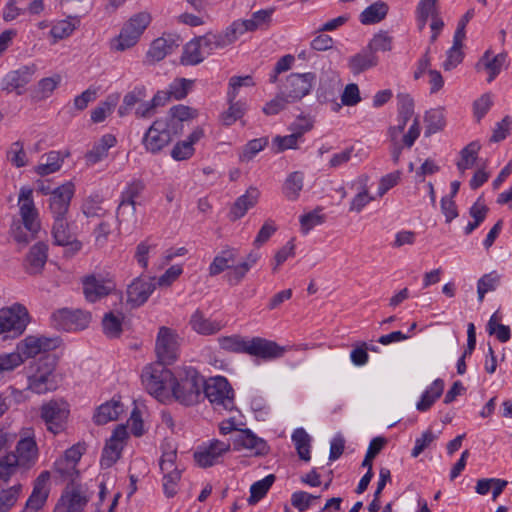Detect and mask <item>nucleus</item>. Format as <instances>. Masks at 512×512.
I'll use <instances>...</instances> for the list:
<instances>
[{
  "label": "nucleus",
  "mask_w": 512,
  "mask_h": 512,
  "mask_svg": "<svg viewBox=\"0 0 512 512\" xmlns=\"http://www.w3.org/2000/svg\"><path fill=\"white\" fill-rule=\"evenodd\" d=\"M397 100V122L406 126L409 120H413L408 132L402 138L404 145L411 147L420 135V122L414 115V99L409 94L401 93L397 95Z\"/></svg>",
  "instance_id": "nucleus-8"
},
{
  "label": "nucleus",
  "mask_w": 512,
  "mask_h": 512,
  "mask_svg": "<svg viewBox=\"0 0 512 512\" xmlns=\"http://www.w3.org/2000/svg\"><path fill=\"white\" fill-rule=\"evenodd\" d=\"M227 441L228 445L226 446V451L232 448L236 451H250L255 455H263L268 452L266 442L262 438L257 437L249 429L229 432Z\"/></svg>",
  "instance_id": "nucleus-9"
},
{
  "label": "nucleus",
  "mask_w": 512,
  "mask_h": 512,
  "mask_svg": "<svg viewBox=\"0 0 512 512\" xmlns=\"http://www.w3.org/2000/svg\"><path fill=\"white\" fill-rule=\"evenodd\" d=\"M174 134L171 119L160 117L148 128L142 139V144L147 152L157 154L171 143Z\"/></svg>",
  "instance_id": "nucleus-7"
},
{
  "label": "nucleus",
  "mask_w": 512,
  "mask_h": 512,
  "mask_svg": "<svg viewBox=\"0 0 512 512\" xmlns=\"http://www.w3.org/2000/svg\"><path fill=\"white\" fill-rule=\"evenodd\" d=\"M189 323L193 331L205 336L214 335L222 328L221 321L211 320L205 317L200 310H196L191 315Z\"/></svg>",
  "instance_id": "nucleus-32"
},
{
  "label": "nucleus",
  "mask_w": 512,
  "mask_h": 512,
  "mask_svg": "<svg viewBox=\"0 0 512 512\" xmlns=\"http://www.w3.org/2000/svg\"><path fill=\"white\" fill-rule=\"evenodd\" d=\"M271 15L272 10H259L253 13L250 19L244 20L248 31H255L268 26L271 21Z\"/></svg>",
  "instance_id": "nucleus-62"
},
{
  "label": "nucleus",
  "mask_w": 512,
  "mask_h": 512,
  "mask_svg": "<svg viewBox=\"0 0 512 512\" xmlns=\"http://www.w3.org/2000/svg\"><path fill=\"white\" fill-rule=\"evenodd\" d=\"M21 490V484H15L8 488H0V512H8L16 504Z\"/></svg>",
  "instance_id": "nucleus-49"
},
{
  "label": "nucleus",
  "mask_w": 512,
  "mask_h": 512,
  "mask_svg": "<svg viewBox=\"0 0 512 512\" xmlns=\"http://www.w3.org/2000/svg\"><path fill=\"white\" fill-rule=\"evenodd\" d=\"M260 258L261 254L257 250L250 251L239 263L229 264L226 258V283L231 286L238 285Z\"/></svg>",
  "instance_id": "nucleus-19"
},
{
  "label": "nucleus",
  "mask_w": 512,
  "mask_h": 512,
  "mask_svg": "<svg viewBox=\"0 0 512 512\" xmlns=\"http://www.w3.org/2000/svg\"><path fill=\"white\" fill-rule=\"evenodd\" d=\"M377 55L365 48L361 52L351 56L348 59V67L354 75H358L368 69L378 65Z\"/></svg>",
  "instance_id": "nucleus-33"
},
{
  "label": "nucleus",
  "mask_w": 512,
  "mask_h": 512,
  "mask_svg": "<svg viewBox=\"0 0 512 512\" xmlns=\"http://www.w3.org/2000/svg\"><path fill=\"white\" fill-rule=\"evenodd\" d=\"M233 398L234 390L226 380V430H230V432H236L245 426V418L242 413L234 407H228L227 401H231Z\"/></svg>",
  "instance_id": "nucleus-35"
},
{
  "label": "nucleus",
  "mask_w": 512,
  "mask_h": 512,
  "mask_svg": "<svg viewBox=\"0 0 512 512\" xmlns=\"http://www.w3.org/2000/svg\"><path fill=\"white\" fill-rule=\"evenodd\" d=\"M194 80L186 78H176L168 86L169 94L174 100L184 99L192 90Z\"/></svg>",
  "instance_id": "nucleus-52"
},
{
  "label": "nucleus",
  "mask_w": 512,
  "mask_h": 512,
  "mask_svg": "<svg viewBox=\"0 0 512 512\" xmlns=\"http://www.w3.org/2000/svg\"><path fill=\"white\" fill-rule=\"evenodd\" d=\"M57 346V338L29 335L17 344L16 350L23 358H33L40 353L53 350Z\"/></svg>",
  "instance_id": "nucleus-17"
},
{
  "label": "nucleus",
  "mask_w": 512,
  "mask_h": 512,
  "mask_svg": "<svg viewBox=\"0 0 512 512\" xmlns=\"http://www.w3.org/2000/svg\"><path fill=\"white\" fill-rule=\"evenodd\" d=\"M283 353L284 348L280 347L277 343L273 341L263 339L260 337H255L250 340L248 353L250 355H254L264 359H273L281 357Z\"/></svg>",
  "instance_id": "nucleus-25"
},
{
  "label": "nucleus",
  "mask_w": 512,
  "mask_h": 512,
  "mask_svg": "<svg viewBox=\"0 0 512 512\" xmlns=\"http://www.w3.org/2000/svg\"><path fill=\"white\" fill-rule=\"evenodd\" d=\"M268 144V138L261 137L250 140L240 154L241 161H250L256 154L262 151Z\"/></svg>",
  "instance_id": "nucleus-61"
},
{
  "label": "nucleus",
  "mask_w": 512,
  "mask_h": 512,
  "mask_svg": "<svg viewBox=\"0 0 512 512\" xmlns=\"http://www.w3.org/2000/svg\"><path fill=\"white\" fill-rule=\"evenodd\" d=\"M155 289L154 278L135 279L127 290L128 300L135 305L144 304Z\"/></svg>",
  "instance_id": "nucleus-24"
},
{
  "label": "nucleus",
  "mask_w": 512,
  "mask_h": 512,
  "mask_svg": "<svg viewBox=\"0 0 512 512\" xmlns=\"http://www.w3.org/2000/svg\"><path fill=\"white\" fill-rule=\"evenodd\" d=\"M114 288V283L109 279L97 278L93 275L83 279V292L90 302H95L108 295Z\"/></svg>",
  "instance_id": "nucleus-21"
},
{
  "label": "nucleus",
  "mask_w": 512,
  "mask_h": 512,
  "mask_svg": "<svg viewBox=\"0 0 512 512\" xmlns=\"http://www.w3.org/2000/svg\"><path fill=\"white\" fill-rule=\"evenodd\" d=\"M197 115L198 112L196 109L179 104L170 108V116L168 117L172 121V129L174 130V120H178L180 122L188 121L196 118Z\"/></svg>",
  "instance_id": "nucleus-60"
},
{
  "label": "nucleus",
  "mask_w": 512,
  "mask_h": 512,
  "mask_svg": "<svg viewBox=\"0 0 512 512\" xmlns=\"http://www.w3.org/2000/svg\"><path fill=\"white\" fill-rule=\"evenodd\" d=\"M388 13L386 3L378 1L367 7L360 15V22L364 25L375 24L383 20Z\"/></svg>",
  "instance_id": "nucleus-43"
},
{
  "label": "nucleus",
  "mask_w": 512,
  "mask_h": 512,
  "mask_svg": "<svg viewBox=\"0 0 512 512\" xmlns=\"http://www.w3.org/2000/svg\"><path fill=\"white\" fill-rule=\"evenodd\" d=\"M55 371L56 360L54 357L44 356L39 358L30 366L27 389L38 395L57 390L59 381Z\"/></svg>",
  "instance_id": "nucleus-3"
},
{
  "label": "nucleus",
  "mask_w": 512,
  "mask_h": 512,
  "mask_svg": "<svg viewBox=\"0 0 512 512\" xmlns=\"http://www.w3.org/2000/svg\"><path fill=\"white\" fill-rule=\"evenodd\" d=\"M444 382L436 379L422 394L421 399L416 404L418 411L424 412L430 409L434 402L442 395Z\"/></svg>",
  "instance_id": "nucleus-40"
},
{
  "label": "nucleus",
  "mask_w": 512,
  "mask_h": 512,
  "mask_svg": "<svg viewBox=\"0 0 512 512\" xmlns=\"http://www.w3.org/2000/svg\"><path fill=\"white\" fill-rule=\"evenodd\" d=\"M18 207L22 224L27 232L23 231L19 223H14L11 227V234L16 242L27 244L36 237L41 229L39 211L35 206L33 190L30 187L23 186L20 188Z\"/></svg>",
  "instance_id": "nucleus-1"
},
{
  "label": "nucleus",
  "mask_w": 512,
  "mask_h": 512,
  "mask_svg": "<svg viewBox=\"0 0 512 512\" xmlns=\"http://www.w3.org/2000/svg\"><path fill=\"white\" fill-rule=\"evenodd\" d=\"M223 453L224 444L221 441L215 440L208 447H203L196 451L194 458L200 467L206 468L220 462Z\"/></svg>",
  "instance_id": "nucleus-29"
},
{
  "label": "nucleus",
  "mask_w": 512,
  "mask_h": 512,
  "mask_svg": "<svg viewBox=\"0 0 512 512\" xmlns=\"http://www.w3.org/2000/svg\"><path fill=\"white\" fill-rule=\"evenodd\" d=\"M151 22L150 13L143 11L133 15L129 21L125 24L128 29L132 30L138 36H141L144 30L148 27Z\"/></svg>",
  "instance_id": "nucleus-59"
},
{
  "label": "nucleus",
  "mask_w": 512,
  "mask_h": 512,
  "mask_svg": "<svg viewBox=\"0 0 512 512\" xmlns=\"http://www.w3.org/2000/svg\"><path fill=\"white\" fill-rule=\"evenodd\" d=\"M24 363V358L16 351L11 353L0 354V381L3 380L4 374L11 372Z\"/></svg>",
  "instance_id": "nucleus-54"
},
{
  "label": "nucleus",
  "mask_w": 512,
  "mask_h": 512,
  "mask_svg": "<svg viewBox=\"0 0 512 512\" xmlns=\"http://www.w3.org/2000/svg\"><path fill=\"white\" fill-rule=\"evenodd\" d=\"M77 16H69L67 19L57 21L50 30V35L57 41L69 37L79 26Z\"/></svg>",
  "instance_id": "nucleus-44"
},
{
  "label": "nucleus",
  "mask_w": 512,
  "mask_h": 512,
  "mask_svg": "<svg viewBox=\"0 0 512 512\" xmlns=\"http://www.w3.org/2000/svg\"><path fill=\"white\" fill-rule=\"evenodd\" d=\"M274 481L275 476L270 474L253 483L250 487V497L248 498L249 504H256L260 499H262L267 494Z\"/></svg>",
  "instance_id": "nucleus-50"
},
{
  "label": "nucleus",
  "mask_w": 512,
  "mask_h": 512,
  "mask_svg": "<svg viewBox=\"0 0 512 512\" xmlns=\"http://www.w3.org/2000/svg\"><path fill=\"white\" fill-rule=\"evenodd\" d=\"M480 144L476 141L469 143L460 152V160L457 162L458 170L463 174L467 169L472 168L478 158Z\"/></svg>",
  "instance_id": "nucleus-46"
},
{
  "label": "nucleus",
  "mask_w": 512,
  "mask_h": 512,
  "mask_svg": "<svg viewBox=\"0 0 512 512\" xmlns=\"http://www.w3.org/2000/svg\"><path fill=\"white\" fill-rule=\"evenodd\" d=\"M260 197V192L255 187H249L245 194L236 199L230 209V219L236 221L242 218L246 212L254 207Z\"/></svg>",
  "instance_id": "nucleus-26"
},
{
  "label": "nucleus",
  "mask_w": 512,
  "mask_h": 512,
  "mask_svg": "<svg viewBox=\"0 0 512 512\" xmlns=\"http://www.w3.org/2000/svg\"><path fill=\"white\" fill-rule=\"evenodd\" d=\"M291 438L299 458L308 462L311 459L310 449L312 439L310 435L303 428H297Z\"/></svg>",
  "instance_id": "nucleus-42"
},
{
  "label": "nucleus",
  "mask_w": 512,
  "mask_h": 512,
  "mask_svg": "<svg viewBox=\"0 0 512 512\" xmlns=\"http://www.w3.org/2000/svg\"><path fill=\"white\" fill-rule=\"evenodd\" d=\"M146 96L147 89L145 86H135L124 95L122 104L118 108V115L120 117L127 116L137 104L139 105L146 98Z\"/></svg>",
  "instance_id": "nucleus-36"
},
{
  "label": "nucleus",
  "mask_w": 512,
  "mask_h": 512,
  "mask_svg": "<svg viewBox=\"0 0 512 512\" xmlns=\"http://www.w3.org/2000/svg\"><path fill=\"white\" fill-rule=\"evenodd\" d=\"M50 479V473L43 471L35 480L33 491L28 498L23 512H39V510L45 504L49 489L48 482Z\"/></svg>",
  "instance_id": "nucleus-20"
},
{
  "label": "nucleus",
  "mask_w": 512,
  "mask_h": 512,
  "mask_svg": "<svg viewBox=\"0 0 512 512\" xmlns=\"http://www.w3.org/2000/svg\"><path fill=\"white\" fill-rule=\"evenodd\" d=\"M74 193L75 186L72 182H66L53 189L48 199V211L53 219L66 217Z\"/></svg>",
  "instance_id": "nucleus-12"
},
{
  "label": "nucleus",
  "mask_w": 512,
  "mask_h": 512,
  "mask_svg": "<svg viewBox=\"0 0 512 512\" xmlns=\"http://www.w3.org/2000/svg\"><path fill=\"white\" fill-rule=\"evenodd\" d=\"M29 322V312L20 303L0 309V334L4 335V339H15L21 336Z\"/></svg>",
  "instance_id": "nucleus-6"
},
{
  "label": "nucleus",
  "mask_w": 512,
  "mask_h": 512,
  "mask_svg": "<svg viewBox=\"0 0 512 512\" xmlns=\"http://www.w3.org/2000/svg\"><path fill=\"white\" fill-rule=\"evenodd\" d=\"M202 392L214 409L224 408V378L222 376L202 379Z\"/></svg>",
  "instance_id": "nucleus-23"
},
{
  "label": "nucleus",
  "mask_w": 512,
  "mask_h": 512,
  "mask_svg": "<svg viewBox=\"0 0 512 512\" xmlns=\"http://www.w3.org/2000/svg\"><path fill=\"white\" fill-rule=\"evenodd\" d=\"M36 71L37 66L33 63L9 71L1 81V89L7 93L16 92L18 95L23 94L26 86L34 78Z\"/></svg>",
  "instance_id": "nucleus-11"
},
{
  "label": "nucleus",
  "mask_w": 512,
  "mask_h": 512,
  "mask_svg": "<svg viewBox=\"0 0 512 512\" xmlns=\"http://www.w3.org/2000/svg\"><path fill=\"white\" fill-rule=\"evenodd\" d=\"M51 234L54 244L63 246L68 257L75 255L82 248V243L70 232L66 217L53 219Z\"/></svg>",
  "instance_id": "nucleus-15"
},
{
  "label": "nucleus",
  "mask_w": 512,
  "mask_h": 512,
  "mask_svg": "<svg viewBox=\"0 0 512 512\" xmlns=\"http://www.w3.org/2000/svg\"><path fill=\"white\" fill-rule=\"evenodd\" d=\"M155 350L159 358V363L170 364L176 360L178 344L176 335L171 329L167 327H161L159 329Z\"/></svg>",
  "instance_id": "nucleus-18"
},
{
  "label": "nucleus",
  "mask_w": 512,
  "mask_h": 512,
  "mask_svg": "<svg viewBox=\"0 0 512 512\" xmlns=\"http://www.w3.org/2000/svg\"><path fill=\"white\" fill-rule=\"evenodd\" d=\"M165 364L156 362L144 367L141 378L145 389L160 401L168 396V390L173 380V372Z\"/></svg>",
  "instance_id": "nucleus-4"
},
{
  "label": "nucleus",
  "mask_w": 512,
  "mask_h": 512,
  "mask_svg": "<svg viewBox=\"0 0 512 512\" xmlns=\"http://www.w3.org/2000/svg\"><path fill=\"white\" fill-rule=\"evenodd\" d=\"M20 465H29L37 459L38 448L31 430H27L16 445V453Z\"/></svg>",
  "instance_id": "nucleus-27"
},
{
  "label": "nucleus",
  "mask_w": 512,
  "mask_h": 512,
  "mask_svg": "<svg viewBox=\"0 0 512 512\" xmlns=\"http://www.w3.org/2000/svg\"><path fill=\"white\" fill-rule=\"evenodd\" d=\"M102 325L103 331L108 337H118L122 331V316L109 312L105 314Z\"/></svg>",
  "instance_id": "nucleus-56"
},
{
  "label": "nucleus",
  "mask_w": 512,
  "mask_h": 512,
  "mask_svg": "<svg viewBox=\"0 0 512 512\" xmlns=\"http://www.w3.org/2000/svg\"><path fill=\"white\" fill-rule=\"evenodd\" d=\"M366 48L375 55L379 51H390L392 49V37L387 32L380 31L373 36Z\"/></svg>",
  "instance_id": "nucleus-57"
},
{
  "label": "nucleus",
  "mask_w": 512,
  "mask_h": 512,
  "mask_svg": "<svg viewBox=\"0 0 512 512\" xmlns=\"http://www.w3.org/2000/svg\"><path fill=\"white\" fill-rule=\"evenodd\" d=\"M54 325L63 330H81L91 320V314L82 310L60 309L52 314Z\"/></svg>",
  "instance_id": "nucleus-16"
},
{
  "label": "nucleus",
  "mask_w": 512,
  "mask_h": 512,
  "mask_svg": "<svg viewBox=\"0 0 512 512\" xmlns=\"http://www.w3.org/2000/svg\"><path fill=\"white\" fill-rule=\"evenodd\" d=\"M89 501L86 489L75 483L67 485L57 506V512H82Z\"/></svg>",
  "instance_id": "nucleus-14"
},
{
  "label": "nucleus",
  "mask_w": 512,
  "mask_h": 512,
  "mask_svg": "<svg viewBox=\"0 0 512 512\" xmlns=\"http://www.w3.org/2000/svg\"><path fill=\"white\" fill-rule=\"evenodd\" d=\"M61 80L62 77L59 74H54L51 77L41 79L33 91V98L37 101L49 98L58 88Z\"/></svg>",
  "instance_id": "nucleus-41"
},
{
  "label": "nucleus",
  "mask_w": 512,
  "mask_h": 512,
  "mask_svg": "<svg viewBox=\"0 0 512 512\" xmlns=\"http://www.w3.org/2000/svg\"><path fill=\"white\" fill-rule=\"evenodd\" d=\"M70 416V405L64 398H53L40 407V418L47 431L54 435L64 432Z\"/></svg>",
  "instance_id": "nucleus-5"
},
{
  "label": "nucleus",
  "mask_w": 512,
  "mask_h": 512,
  "mask_svg": "<svg viewBox=\"0 0 512 512\" xmlns=\"http://www.w3.org/2000/svg\"><path fill=\"white\" fill-rule=\"evenodd\" d=\"M368 180L369 177L367 175H361L358 178L360 190L350 202L349 210L351 212L360 213L370 202H372L375 199L369 193Z\"/></svg>",
  "instance_id": "nucleus-38"
},
{
  "label": "nucleus",
  "mask_w": 512,
  "mask_h": 512,
  "mask_svg": "<svg viewBox=\"0 0 512 512\" xmlns=\"http://www.w3.org/2000/svg\"><path fill=\"white\" fill-rule=\"evenodd\" d=\"M426 136L437 133L445 126V116L442 109H431L426 112Z\"/></svg>",
  "instance_id": "nucleus-51"
},
{
  "label": "nucleus",
  "mask_w": 512,
  "mask_h": 512,
  "mask_svg": "<svg viewBox=\"0 0 512 512\" xmlns=\"http://www.w3.org/2000/svg\"><path fill=\"white\" fill-rule=\"evenodd\" d=\"M20 466L19 459L14 452H9L0 458V488L9 483Z\"/></svg>",
  "instance_id": "nucleus-39"
},
{
  "label": "nucleus",
  "mask_w": 512,
  "mask_h": 512,
  "mask_svg": "<svg viewBox=\"0 0 512 512\" xmlns=\"http://www.w3.org/2000/svg\"><path fill=\"white\" fill-rule=\"evenodd\" d=\"M507 54L500 53L498 55H492L490 50H487L481 57L479 62L476 64L477 70H485L488 72V82H491L500 73L502 67L506 62Z\"/></svg>",
  "instance_id": "nucleus-31"
},
{
  "label": "nucleus",
  "mask_w": 512,
  "mask_h": 512,
  "mask_svg": "<svg viewBox=\"0 0 512 512\" xmlns=\"http://www.w3.org/2000/svg\"><path fill=\"white\" fill-rule=\"evenodd\" d=\"M128 439V431L125 425H118L107 441L100 460L102 468H110L121 456V452Z\"/></svg>",
  "instance_id": "nucleus-13"
},
{
  "label": "nucleus",
  "mask_w": 512,
  "mask_h": 512,
  "mask_svg": "<svg viewBox=\"0 0 512 512\" xmlns=\"http://www.w3.org/2000/svg\"><path fill=\"white\" fill-rule=\"evenodd\" d=\"M7 161L15 168H22L29 164V158L20 140L13 142L6 151Z\"/></svg>",
  "instance_id": "nucleus-45"
},
{
  "label": "nucleus",
  "mask_w": 512,
  "mask_h": 512,
  "mask_svg": "<svg viewBox=\"0 0 512 512\" xmlns=\"http://www.w3.org/2000/svg\"><path fill=\"white\" fill-rule=\"evenodd\" d=\"M211 43L217 44L215 36L206 35L188 42L183 49L181 63L184 65H196L203 60L202 48Z\"/></svg>",
  "instance_id": "nucleus-22"
},
{
  "label": "nucleus",
  "mask_w": 512,
  "mask_h": 512,
  "mask_svg": "<svg viewBox=\"0 0 512 512\" xmlns=\"http://www.w3.org/2000/svg\"><path fill=\"white\" fill-rule=\"evenodd\" d=\"M174 46L173 40L163 37L155 39L147 52L148 62L154 64L163 60L168 54L172 53Z\"/></svg>",
  "instance_id": "nucleus-37"
},
{
  "label": "nucleus",
  "mask_w": 512,
  "mask_h": 512,
  "mask_svg": "<svg viewBox=\"0 0 512 512\" xmlns=\"http://www.w3.org/2000/svg\"><path fill=\"white\" fill-rule=\"evenodd\" d=\"M310 128L311 126L307 124L302 130L293 132L290 135L276 136L273 139L275 151L279 153L287 149H296L298 142L302 139L303 133L310 130Z\"/></svg>",
  "instance_id": "nucleus-47"
},
{
  "label": "nucleus",
  "mask_w": 512,
  "mask_h": 512,
  "mask_svg": "<svg viewBox=\"0 0 512 512\" xmlns=\"http://www.w3.org/2000/svg\"><path fill=\"white\" fill-rule=\"evenodd\" d=\"M500 281L501 275L496 271L484 274L477 282L478 301L483 302L485 294L495 291Z\"/></svg>",
  "instance_id": "nucleus-48"
},
{
  "label": "nucleus",
  "mask_w": 512,
  "mask_h": 512,
  "mask_svg": "<svg viewBox=\"0 0 512 512\" xmlns=\"http://www.w3.org/2000/svg\"><path fill=\"white\" fill-rule=\"evenodd\" d=\"M229 98V108L226 110V126L230 125L237 120H241L247 111V103L245 101Z\"/></svg>",
  "instance_id": "nucleus-63"
},
{
  "label": "nucleus",
  "mask_w": 512,
  "mask_h": 512,
  "mask_svg": "<svg viewBox=\"0 0 512 512\" xmlns=\"http://www.w3.org/2000/svg\"><path fill=\"white\" fill-rule=\"evenodd\" d=\"M124 411V406L119 400L112 399L98 407L94 414V422L104 425L110 421L117 420Z\"/></svg>",
  "instance_id": "nucleus-34"
},
{
  "label": "nucleus",
  "mask_w": 512,
  "mask_h": 512,
  "mask_svg": "<svg viewBox=\"0 0 512 512\" xmlns=\"http://www.w3.org/2000/svg\"><path fill=\"white\" fill-rule=\"evenodd\" d=\"M256 83L252 75L233 76L229 79L228 98L235 99L242 87H253Z\"/></svg>",
  "instance_id": "nucleus-58"
},
{
  "label": "nucleus",
  "mask_w": 512,
  "mask_h": 512,
  "mask_svg": "<svg viewBox=\"0 0 512 512\" xmlns=\"http://www.w3.org/2000/svg\"><path fill=\"white\" fill-rule=\"evenodd\" d=\"M303 174L300 172L291 173L284 184V194L289 200H296L303 188Z\"/></svg>",
  "instance_id": "nucleus-55"
},
{
  "label": "nucleus",
  "mask_w": 512,
  "mask_h": 512,
  "mask_svg": "<svg viewBox=\"0 0 512 512\" xmlns=\"http://www.w3.org/2000/svg\"><path fill=\"white\" fill-rule=\"evenodd\" d=\"M170 391L178 403L192 406L202 397V376L193 367L180 368L173 374Z\"/></svg>",
  "instance_id": "nucleus-2"
},
{
  "label": "nucleus",
  "mask_w": 512,
  "mask_h": 512,
  "mask_svg": "<svg viewBox=\"0 0 512 512\" xmlns=\"http://www.w3.org/2000/svg\"><path fill=\"white\" fill-rule=\"evenodd\" d=\"M68 153L60 151H50L41 156L40 162L33 168V171L39 176H47L59 171L64 163Z\"/></svg>",
  "instance_id": "nucleus-28"
},
{
  "label": "nucleus",
  "mask_w": 512,
  "mask_h": 512,
  "mask_svg": "<svg viewBox=\"0 0 512 512\" xmlns=\"http://www.w3.org/2000/svg\"><path fill=\"white\" fill-rule=\"evenodd\" d=\"M316 75L311 72L291 73L285 81L283 92L288 101L297 102L307 96L312 90Z\"/></svg>",
  "instance_id": "nucleus-10"
},
{
  "label": "nucleus",
  "mask_w": 512,
  "mask_h": 512,
  "mask_svg": "<svg viewBox=\"0 0 512 512\" xmlns=\"http://www.w3.org/2000/svg\"><path fill=\"white\" fill-rule=\"evenodd\" d=\"M293 103L292 101H288V97L285 95L283 91H281L275 98L267 102L262 111L264 114L268 116L276 115L282 110H284L288 104Z\"/></svg>",
  "instance_id": "nucleus-64"
},
{
  "label": "nucleus",
  "mask_w": 512,
  "mask_h": 512,
  "mask_svg": "<svg viewBox=\"0 0 512 512\" xmlns=\"http://www.w3.org/2000/svg\"><path fill=\"white\" fill-rule=\"evenodd\" d=\"M48 257V245L44 242L34 244L26 257V270L30 274L42 271Z\"/></svg>",
  "instance_id": "nucleus-30"
},
{
  "label": "nucleus",
  "mask_w": 512,
  "mask_h": 512,
  "mask_svg": "<svg viewBox=\"0 0 512 512\" xmlns=\"http://www.w3.org/2000/svg\"><path fill=\"white\" fill-rule=\"evenodd\" d=\"M139 38L140 36L124 25L119 36L113 40L112 47L116 51H124L133 47L138 42Z\"/></svg>",
  "instance_id": "nucleus-53"
}]
</instances>
